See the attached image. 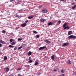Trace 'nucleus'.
Returning a JSON list of instances; mask_svg holds the SVG:
<instances>
[{
  "label": "nucleus",
  "mask_w": 76,
  "mask_h": 76,
  "mask_svg": "<svg viewBox=\"0 0 76 76\" xmlns=\"http://www.w3.org/2000/svg\"><path fill=\"white\" fill-rule=\"evenodd\" d=\"M0 54H1V52H0Z\"/></svg>",
  "instance_id": "nucleus-52"
},
{
  "label": "nucleus",
  "mask_w": 76,
  "mask_h": 76,
  "mask_svg": "<svg viewBox=\"0 0 76 76\" xmlns=\"http://www.w3.org/2000/svg\"><path fill=\"white\" fill-rule=\"evenodd\" d=\"M73 68L72 67V69H73Z\"/></svg>",
  "instance_id": "nucleus-56"
},
{
  "label": "nucleus",
  "mask_w": 76,
  "mask_h": 76,
  "mask_svg": "<svg viewBox=\"0 0 76 76\" xmlns=\"http://www.w3.org/2000/svg\"><path fill=\"white\" fill-rule=\"evenodd\" d=\"M57 71V70L56 69H55L53 70V72H56Z\"/></svg>",
  "instance_id": "nucleus-43"
},
{
  "label": "nucleus",
  "mask_w": 76,
  "mask_h": 76,
  "mask_svg": "<svg viewBox=\"0 0 76 76\" xmlns=\"http://www.w3.org/2000/svg\"><path fill=\"white\" fill-rule=\"evenodd\" d=\"M36 61H37V62H38V60H37Z\"/></svg>",
  "instance_id": "nucleus-50"
},
{
  "label": "nucleus",
  "mask_w": 76,
  "mask_h": 76,
  "mask_svg": "<svg viewBox=\"0 0 76 76\" xmlns=\"http://www.w3.org/2000/svg\"><path fill=\"white\" fill-rule=\"evenodd\" d=\"M39 7L40 9V8H41L42 7V6L40 5V6H39Z\"/></svg>",
  "instance_id": "nucleus-39"
},
{
  "label": "nucleus",
  "mask_w": 76,
  "mask_h": 76,
  "mask_svg": "<svg viewBox=\"0 0 76 76\" xmlns=\"http://www.w3.org/2000/svg\"><path fill=\"white\" fill-rule=\"evenodd\" d=\"M16 49H17V48L15 47V48L14 49V51H15V50H16Z\"/></svg>",
  "instance_id": "nucleus-33"
},
{
  "label": "nucleus",
  "mask_w": 76,
  "mask_h": 76,
  "mask_svg": "<svg viewBox=\"0 0 76 76\" xmlns=\"http://www.w3.org/2000/svg\"><path fill=\"white\" fill-rule=\"evenodd\" d=\"M2 33H4L6 32V31L4 30H3L2 31Z\"/></svg>",
  "instance_id": "nucleus-32"
},
{
  "label": "nucleus",
  "mask_w": 76,
  "mask_h": 76,
  "mask_svg": "<svg viewBox=\"0 0 76 76\" xmlns=\"http://www.w3.org/2000/svg\"><path fill=\"white\" fill-rule=\"evenodd\" d=\"M22 48V46H20V47H19V48H18V50H20V49H21Z\"/></svg>",
  "instance_id": "nucleus-22"
},
{
  "label": "nucleus",
  "mask_w": 76,
  "mask_h": 76,
  "mask_svg": "<svg viewBox=\"0 0 76 76\" xmlns=\"http://www.w3.org/2000/svg\"><path fill=\"white\" fill-rule=\"evenodd\" d=\"M39 74H41V73H39Z\"/></svg>",
  "instance_id": "nucleus-53"
},
{
  "label": "nucleus",
  "mask_w": 76,
  "mask_h": 76,
  "mask_svg": "<svg viewBox=\"0 0 76 76\" xmlns=\"http://www.w3.org/2000/svg\"><path fill=\"white\" fill-rule=\"evenodd\" d=\"M15 42H12V43H11V45H14L15 44Z\"/></svg>",
  "instance_id": "nucleus-21"
},
{
  "label": "nucleus",
  "mask_w": 76,
  "mask_h": 76,
  "mask_svg": "<svg viewBox=\"0 0 76 76\" xmlns=\"http://www.w3.org/2000/svg\"><path fill=\"white\" fill-rule=\"evenodd\" d=\"M28 66H29V65H28Z\"/></svg>",
  "instance_id": "nucleus-54"
},
{
  "label": "nucleus",
  "mask_w": 76,
  "mask_h": 76,
  "mask_svg": "<svg viewBox=\"0 0 76 76\" xmlns=\"http://www.w3.org/2000/svg\"><path fill=\"white\" fill-rule=\"evenodd\" d=\"M25 23H27L28 22V20H26L25 21Z\"/></svg>",
  "instance_id": "nucleus-38"
},
{
  "label": "nucleus",
  "mask_w": 76,
  "mask_h": 76,
  "mask_svg": "<svg viewBox=\"0 0 76 76\" xmlns=\"http://www.w3.org/2000/svg\"><path fill=\"white\" fill-rule=\"evenodd\" d=\"M61 1H64V0H60Z\"/></svg>",
  "instance_id": "nucleus-51"
},
{
  "label": "nucleus",
  "mask_w": 76,
  "mask_h": 76,
  "mask_svg": "<svg viewBox=\"0 0 76 76\" xmlns=\"http://www.w3.org/2000/svg\"><path fill=\"white\" fill-rule=\"evenodd\" d=\"M29 60H31V57H29Z\"/></svg>",
  "instance_id": "nucleus-47"
},
{
  "label": "nucleus",
  "mask_w": 76,
  "mask_h": 76,
  "mask_svg": "<svg viewBox=\"0 0 76 76\" xmlns=\"http://www.w3.org/2000/svg\"><path fill=\"white\" fill-rule=\"evenodd\" d=\"M67 29H70V27L69 26H67Z\"/></svg>",
  "instance_id": "nucleus-36"
},
{
  "label": "nucleus",
  "mask_w": 76,
  "mask_h": 76,
  "mask_svg": "<svg viewBox=\"0 0 76 76\" xmlns=\"http://www.w3.org/2000/svg\"><path fill=\"white\" fill-rule=\"evenodd\" d=\"M36 38H39V35H37L36 36Z\"/></svg>",
  "instance_id": "nucleus-24"
},
{
  "label": "nucleus",
  "mask_w": 76,
  "mask_h": 76,
  "mask_svg": "<svg viewBox=\"0 0 76 76\" xmlns=\"http://www.w3.org/2000/svg\"><path fill=\"white\" fill-rule=\"evenodd\" d=\"M72 4V5H74V4H73V3H72V4Z\"/></svg>",
  "instance_id": "nucleus-49"
},
{
  "label": "nucleus",
  "mask_w": 76,
  "mask_h": 76,
  "mask_svg": "<svg viewBox=\"0 0 76 76\" xmlns=\"http://www.w3.org/2000/svg\"><path fill=\"white\" fill-rule=\"evenodd\" d=\"M42 12L44 13H46L48 12V10L46 9H44L42 10Z\"/></svg>",
  "instance_id": "nucleus-4"
},
{
  "label": "nucleus",
  "mask_w": 76,
  "mask_h": 76,
  "mask_svg": "<svg viewBox=\"0 0 76 76\" xmlns=\"http://www.w3.org/2000/svg\"><path fill=\"white\" fill-rule=\"evenodd\" d=\"M44 42H45L47 44H50L51 42H50V41H49L48 40H44Z\"/></svg>",
  "instance_id": "nucleus-7"
},
{
  "label": "nucleus",
  "mask_w": 76,
  "mask_h": 76,
  "mask_svg": "<svg viewBox=\"0 0 76 76\" xmlns=\"http://www.w3.org/2000/svg\"><path fill=\"white\" fill-rule=\"evenodd\" d=\"M0 42L1 43V44H5V42L4 41H3L1 40H0Z\"/></svg>",
  "instance_id": "nucleus-11"
},
{
  "label": "nucleus",
  "mask_w": 76,
  "mask_h": 76,
  "mask_svg": "<svg viewBox=\"0 0 76 76\" xmlns=\"http://www.w3.org/2000/svg\"><path fill=\"white\" fill-rule=\"evenodd\" d=\"M75 0V1H76V0Z\"/></svg>",
  "instance_id": "nucleus-55"
},
{
  "label": "nucleus",
  "mask_w": 76,
  "mask_h": 76,
  "mask_svg": "<svg viewBox=\"0 0 76 76\" xmlns=\"http://www.w3.org/2000/svg\"><path fill=\"white\" fill-rule=\"evenodd\" d=\"M15 1V0H10V2H13V1Z\"/></svg>",
  "instance_id": "nucleus-34"
},
{
  "label": "nucleus",
  "mask_w": 76,
  "mask_h": 76,
  "mask_svg": "<svg viewBox=\"0 0 76 76\" xmlns=\"http://www.w3.org/2000/svg\"><path fill=\"white\" fill-rule=\"evenodd\" d=\"M38 63L37 62H35L34 63V65H35L36 66H37V65H38Z\"/></svg>",
  "instance_id": "nucleus-20"
},
{
  "label": "nucleus",
  "mask_w": 76,
  "mask_h": 76,
  "mask_svg": "<svg viewBox=\"0 0 76 76\" xmlns=\"http://www.w3.org/2000/svg\"><path fill=\"white\" fill-rule=\"evenodd\" d=\"M23 9H21L20 10H18V12H22V11H23Z\"/></svg>",
  "instance_id": "nucleus-23"
},
{
  "label": "nucleus",
  "mask_w": 76,
  "mask_h": 76,
  "mask_svg": "<svg viewBox=\"0 0 76 76\" xmlns=\"http://www.w3.org/2000/svg\"><path fill=\"white\" fill-rule=\"evenodd\" d=\"M22 39L19 38V39H18V41H21V40Z\"/></svg>",
  "instance_id": "nucleus-30"
},
{
  "label": "nucleus",
  "mask_w": 76,
  "mask_h": 76,
  "mask_svg": "<svg viewBox=\"0 0 76 76\" xmlns=\"http://www.w3.org/2000/svg\"><path fill=\"white\" fill-rule=\"evenodd\" d=\"M32 54V53L31 51H29L28 53V56H31Z\"/></svg>",
  "instance_id": "nucleus-14"
},
{
  "label": "nucleus",
  "mask_w": 76,
  "mask_h": 76,
  "mask_svg": "<svg viewBox=\"0 0 76 76\" xmlns=\"http://www.w3.org/2000/svg\"><path fill=\"white\" fill-rule=\"evenodd\" d=\"M72 34V31H69L68 33V35H70Z\"/></svg>",
  "instance_id": "nucleus-9"
},
{
  "label": "nucleus",
  "mask_w": 76,
  "mask_h": 76,
  "mask_svg": "<svg viewBox=\"0 0 76 76\" xmlns=\"http://www.w3.org/2000/svg\"><path fill=\"white\" fill-rule=\"evenodd\" d=\"M46 48V46L41 47L39 48V50H43L44 48Z\"/></svg>",
  "instance_id": "nucleus-6"
},
{
  "label": "nucleus",
  "mask_w": 76,
  "mask_h": 76,
  "mask_svg": "<svg viewBox=\"0 0 76 76\" xmlns=\"http://www.w3.org/2000/svg\"><path fill=\"white\" fill-rule=\"evenodd\" d=\"M13 75L12 74H11L10 75H9V76H13Z\"/></svg>",
  "instance_id": "nucleus-44"
},
{
  "label": "nucleus",
  "mask_w": 76,
  "mask_h": 76,
  "mask_svg": "<svg viewBox=\"0 0 76 76\" xmlns=\"http://www.w3.org/2000/svg\"><path fill=\"white\" fill-rule=\"evenodd\" d=\"M76 7V5H75L74 6L72 7V9H75Z\"/></svg>",
  "instance_id": "nucleus-26"
},
{
  "label": "nucleus",
  "mask_w": 76,
  "mask_h": 76,
  "mask_svg": "<svg viewBox=\"0 0 76 76\" xmlns=\"http://www.w3.org/2000/svg\"><path fill=\"white\" fill-rule=\"evenodd\" d=\"M51 59L52 60H54V55H53L51 56Z\"/></svg>",
  "instance_id": "nucleus-15"
},
{
  "label": "nucleus",
  "mask_w": 76,
  "mask_h": 76,
  "mask_svg": "<svg viewBox=\"0 0 76 76\" xmlns=\"http://www.w3.org/2000/svg\"><path fill=\"white\" fill-rule=\"evenodd\" d=\"M74 74H75V75H76V72H74Z\"/></svg>",
  "instance_id": "nucleus-46"
},
{
  "label": "nucleus",
  "mask_w": 76,
  "mask_h": 76,
  "mask_svg": "<svg viewBox=\"0 0 76 76\" xmlns=\"http://www.w3.org/2000/svg\"><path fill=\"white\" fill-rule=\"evenodd\" d=\"M9 47L10 48L11 47H12V48H14V46H13V45H9Z\"/></svg>",
  "instance_id": "nucleus-18"
},
{
  "label": "nucleus",
  "mask_w": 76,
  "mask_h": 76,
  "mask_svg": "<svg viewBox=\"0 0 76 76\" xmlns=\"http://www.w3.org/2000/svg\"><path fill=\"white\" fill-rule=\"evenodd\" d=\"M13 41V39H11L10 40V42H12Z\"/></svg>",
  "instance_id": "nucleus-28"
},
{
  "label": "nucleus",
  "mask_w": 76,
  "mask_h": 76,
  "mask_svg": "<svg viewBox=\"0 0 76 76\" xmlns=\"http://www.w3.org/2000/svg\"><path fill=\"white\" fill-rule=\"evenodd\" d=\"M10 35H13V34L12 33H11L10 34Z\"/></svg>",
  "instance_id": "nucleus-42"
},
{
  "label": "nucleus",
  "mask_w": 76,
  "mask_h": 76,
  "mask_svg": "<svg viewBox=\"0 0 76 76\" xmlns=\"http://www.w3.org/2000/svg\"><path fill=\"white\" fill-rule=\"evenodd\" d=\"M7 58V56H4V60H6Z\"/></svg>",
  "instance_id": "nucleus-19"
},
{
  "label": "nucleus",
  "mask_w": 76,
  "mask_h": 76,
  "mask_svg": "<svg viewBox=\"0 0 76 76\" xmlns=\"http://www.w3.org/2000/svg\"><path fill=\"white\" fill-rule=\"evenodd\" d=\"M21 69H22L21 68H19L18 69H17V70H21Z\"/></svg>",
  "instance_id": "nucleus-35"
},
{
  "label": "nucleus",
  "mask_w": 76,
  "mask_h": 76,
  "mask_svg": "<svg viewBox=\"0 0 76 76\" xmlns=\"http://www.w3.org/2000/svg\"><path fill=\"white\" fill-rule=\"evenodd\" d=\"M61 20H59L58 21V23H59V24H60V23H61Z\"/></svg>",
  "instance_id": "nucleus-31"
},
{
  "label": "nucleus",
  "mask_w": 76,
  "mask_h": 76,
  "mask_svg": "<svg viewBox=\"0 0 76 76\" xmlns=\"http://www.w3.org/2000/svg\"><path fill=\"white\" fill-rule=\"evenodd\" d=\"M4 70L5 72L7 73L9 71V68L8 67H6L4 68Z\"/></svg>",
  "instance_id": "nucleus-3"
},
{
  "label": "nucleus",
  "mask_w": 76,
  "mask_h": 76,
  "mask_svg": "<svg viewBox=\"0 0 76 76\" xmlns=\"http://www.w3.org/2000/svg\"><path fill=\"white\" fill-rule=\"evenodd\" d=\"M15 18H20L22 16H20L18 15H15Z\"/></svg>",
  "instance_id": "nucleus-12"
},
{
  "label": "nucleus",
  "mask_w": 76,
  "mask_h": 76,
  "mask_svg": "<svg viewBox=\"0 0 76 76\" xmlns=\"http://www.w3.org/2000/svg\"><path fill=\"white\" fill-rule=\"evenodd\" d=\"M19 2H18L17 4H19Z\"/></svg>",
  "instance_id": "nucleus-48"
},
{
  "label": "nucleus",
  "mask_w": 76,
  "mask_h": 76,
  "mask_svg": "<svg viewBox=\"0 0 76 76\" xmlns=\"http://www.w3.org/2000/svg\"><path fill=\"white\" fill-rule=\"evenodd\" d=\"M21 27H25V26H26V23H22L21 25Z\"/></svg>",
  "instance_id": "nucleus-5"
},
{
  "label": "nucleus",
  "mask_w": 76,
  "mask_h": 76,
  "mask_svg": "<svg viewBox=\"0 0 76 76\" xmlns=\"http://www.w3.org/2000/svg\"><path fill=\"white\" fill-rule=\"evenodd\" d=\"M53 25V23L51 22H50L48 24V26H50V25Z\"/></svg>",
  "instance_id": "nucleus-13"
},
{
  "label": "nucleus",
  "mask_w": 76,
  "mask_h": 76,
  "mask_svg": "<svg viewBox=\"0 0 76 76\" xmlns=\"http://www.w3.org/2000/svg\"><path fill=\"white\" fill-rule=\"evenodd\" d=\"M69 38H70V39H76V36L73 35H71L70 36H69Z\"/></svg>",
  "instance_id": "nucleus-1"
},
{
  "label": "nucleus",
  "mask_w": 76,
  "mask_h": 76,
  "mask_svg": "<svg viewBox=\"0 0 76 76\" xmlns=\"http://www.w3.org/2000/svg\"><path fill=\"white\" fill-rule=\"evenodd\" d=\"M67 63L68 64H70L71 63H72V61H70V60H69L67 61Z\"/></svg>",
  "instance_id": "nucleus-10"
},
{
  "label": "nucleus",
  "mask_w": 76,
  "mask_h": 76,
  "mask_svg": "<svg viewBox=\"0 0 76 76\" xmlns=\"http://www.w3.org/2000/svg\"><path fill=\"white\" fill-rule=\"evenodd\" d=\"M17 76H22V75H20V74H18Z\"/></svg>",
  "instance_id": "nucleus-41"
},
{
  "label": "nucleus",
  "mask_w": 76,
  "mask_h": 76,
  "mask_svg": "<svg viewBox=\"0 0 76 76\" xmlns=\"http://www.w3.org/2000/svg\"><path fill=\"white\" fill-rule=\"evenodd\" d=\"M69 45V44L68 43H64L62 45V47H66V46H68Z\"/></svg>",
  "instance_id": "nucleus-2"
},
{
  "label": "nucleus",
  "mask_w": 76,
  "mask_h": 76,
  "mask_svg": "<svg viewBox=\"0 0 76 76\" xmlns=\"http://www.w3.org/2000/svg\"><path fill=\"white\" fill-rule=\"evenodd\" d=\"M33 16H29L28 17V18L29 19H32V18H33Z\"/></svg>",
  "instance_id": "nucleus-16"
},
{
  "label": "nucleus",
  "mask_w": 76,
  "mask_h": 76,
  "mask_svg": "<svg viewBox=\"0 0 76 76\" xmlns=\"http://www.w3.org/2000/svg\"><path fill=\"white\" fill-rule=\"evenodd\" d=\"M67 23H65L63 25V27H65L66 26H67Z\"/></svg>",
  "instance_id": "nucleus-17"
},
{
  "label": "nucleus",
  "mask_w": 76,
  "mask_h": 76,
  "mask_svg": "<svg viewBox=\"0 0 76 76\" xmlns=\"http://www.w3.org/2000/svg\"><path fill=\"white\" fill-rule=\"evenodd\" d=\"M61 72L63 73H64V71L63 70H61Z\"/></svg>",
  "instance_id": "nucleus-25"
},
{
  "label": "nucleus",
  "mask_w": 76,
  "mask_h": 76,
  "mask_svg": "<svg viewBox=\"0 0 76 76\" xmlns=\"http://www.w3.org/2000/svg\"><path fill=\"white\" fill-rule=\"evenodd\" d=\"M29 62V63H32V60H30Z\"/></svg>",
  "instance_id": "nucleus-37"
},
{
  "label": "nucleus",
  "mask_w": 76,
  "mask_h": 76,
  "mask_svg": "<svg viewBox=\"0 0 76 76\" xmlns=\"http://www.w3.org/2000/svg\"><path fill=\"white\" fill-rule=\"evenodd\" d=\"M59 76H64V74H63L62 75H60Z\"/></svg>",
  "instance_id": "nucleus-40"
},
{
  "label": "nucleus",
  "mask_w": 76,
  "mask_h": 76,
  "mask_svg": "<svg viewBox=\"0 0 76 76\" xmlns=\"http://www.w3.org/2000/svg\"><path fill=\"white\" fill-rule=\"evenodd\" d=\"M67 28V26L66 27H64V29H66Z\"/></svg>",
  "instance_id": "nucleus-27"
},
{
  "label": "nucleus",
  "mask_w": 76,
  "mask_h": 76,
  "mask_svg": "<svg viewBox=\"0 0 76 76\" xmlns=\"http://www.w3.org/2000/svg\"><path fill=\"white\" fill-rule=\"evenodd\" d=\"M33 32L34 34H37V32L36 31H33Z\"/></svg>",
  "instance_id": "nucleus-29"
},
{
  "label": "nucleus",
  "mask_w": 76,
  "mask_h": 76,
  "mask_svg": "<svg viewBox=\"0 0 76 76\" xmlns=\"http://www.w3.org/2000/svg\"><path fill=\"white\" fill-rule=\"evenodd\" d=\"M1 46H2V45H1V44H0V47H1Z\"/></svg>",
  "instance_id": "nucleus-45"
},
{
  "label": "nucleus",
  "mask_w": 76,
  "mask_h": 76,
  "mask_svg": "<svg viewBox=\"0 0 76 76\" xmlns=\"http://www.w3.org/2000/svg\"><path fill=\"white\" fill-rule=\"evenodd\" d=\"M40 22H45V21H46V20L45 19H43L42 18H41L40 19Z\"/></svg>",
  "instance_id": "nucleus-8"
}]
</instances>
